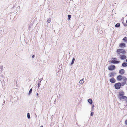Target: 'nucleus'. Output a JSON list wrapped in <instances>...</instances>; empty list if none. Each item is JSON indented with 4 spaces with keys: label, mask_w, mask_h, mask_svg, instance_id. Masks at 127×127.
I'll return each instance as SVG.
<instances>
[{
    "label": "nucleus",
    "mask_w": 127,
    "mask_h": 127,
    "mask_svg": "<svg viewBox=\"0 0 127 127\" xmlns=\"http://www.w3.org/2000/svg\"><path fill=\"white\" fill-rule=\"evenodd\" d=\"M32 88L30 90V91L29 92V95H30L31 94L32 92Z\"/></svg>",
    "instance_id": "obj_18"
},
{
    "label": "nucleus",
    "mask_w": 127,
    "mask_h": 127,
    "mask_svg": "<svg viewBox=\"0 0 127 127\" xmlns=\"http://www.w3.org/2000/svg\"><path fill=\"white\" fill-rule=\"evenodd\" d=\"M122 79L124 82H126L127 80V78L125 77H123Z\"/></svg>",
    "instance_id": "obj_14"
},
{
    "label": "nucleus",
    "mask_w": 127,
    "mask_h": 127,
    "mask_svg": "<svg viewBox=\"0 0 127 127\" xmlns=\"http://www.w3.org/2000/svg\"><path fill=\"white\" fill-rule=\"evenodd\" d=\"M94 114V112H92L91 114V115L92 116H93Z\"/></svg>",
    "instance_id": "obj_24"
},
{
    "label": "nucleus",
    "mask_w": 127,
    "mask_h": 127,
    "mask_svg": "<svg viewBox=\"0 0 127 127\" xmlns=\"http://www.w3.org/2000/svg\"><path fill=\"white\" fill-rule=\"evenodd\" d=\"M84 82V81H83V79H82V80H80L79 81V83L80 84H83V83Z\"/></svg>",
    "instance_id": "obj_17"
},
{
    "label": "nucleus",
    "mask_w": 127,
    "mask_h": 127,
    "mask_svg": "<svg viewBox=\"0 0 127 127\" xmlns=\"http://www.w3.org/2000/svg\"><path fill=\"white\" fill-rule=\"evenodd\" d=\"M121 86V84L119 82L115 83L114 85L115 88V89L118 90L120 89Z\"/></svg>",
    "instance_id": "obj_3"
},
{
    "label": "nucleus",
    "mask_w": 127,
    "mask_h": 127,
    "mask_svg": "<svg viewBox=\"0 0 127 127\" xmlns=\"http://www.w3.org/2000/svg\"><path fill=\"white\" fill-rule=\"evenodd\" d=\"M116 68L115 66L114 65H111L109 66L108 68V69L110 70H113L115 69Z\"/></svg>",
    "instance_id": "obj_4"
},
{
    "label": "nucleus",
    "mask_w": 127,
    "mask_h": 127,
    "mask_svg": "<svg viewBox=\"0 0 127 127\" xmlns=\"http://www.w3.org/2000/svg\"><path fill=\"white\" fill-rule=\"evenodd\" d=\"M126 103L127 104L126 105L127 106V100H126Z\"/></svg>",
    "instance_id": "obj_29"
},
{
    "label": "nucleus",
    "mask_w": 127,
    "mask_h": 127,
    "mask_svg": "<svg viewBox=\"0 0 127 127\" xmlns=\"http://www.w3.org/2000/svg\"><path fill=\"white\" fill-rule=\"evenodd\" d=\"M124 26H127V24H126L124 25Z\"/></svg>",
    "instance_id": "obj_27"
},
{
    "label": "nucleus",
    "mask_w": 127,
    "mask_h": 127,
    "mask_svg": "<svg viewBox=\"0 0 127 127\" xmlns=\"http://www.w3.org/2000/svg\"><path fill=\"white\" fill-rule=\"evenodd\" d=\"M27 117L28 119L30 118V114L29 113H28L27 114Z\"/></svg>",
    "instance_id": "obj_22"
},
{
    "label": "nucleus",
    "mask_w": 127,
    "mask_h": 127,
    "mask_svg": "<svg viewBox=\"0 0 127 127\" xmlns=\"http://www.w3.org/2000/svg\"><path fill=\"white\" fill-rule=\"evenodd\" d=\"M88 102L90 103L91 104H92V100L91 99H89L88 100Z\"/></svg>",
    "instance_id": "obj_15"
},
{
    "label": "nucleus",
    "mask_w": 127,
    "mask_h": 127,
    "mask_svg": "<svg viewBox=\"0 0 127 127\" xmlns=\"http://www.w3.org/2000/svg\"><path fill=\"white\" fill-rule=\"evenodd\" d=\"M112 60L110 61V63L113 64H118L120 62L117 61L116 58H112Z\"/></svg>",
    "instance_id": "obj_2"
},
{
    "label": "nucleus",
    "mask_w": 127,
    "mask_h": 127,
    "mask_svg": "<svg viewBox=\"0 0 127 127\" xmlns=\"http://www.w3.org/2000/svg\"><path fill=\"white\" fill-rule=\"evenodd\" d=\"M68 20H69L70 19V18L71 17V15H68Z\"/></svg>",
    "instance_id": "obj_21"
},
{
    "label": "nucleus",
    "mask_w": 127,
    "mask_h": 127,
    "mask_svg": "<svg viewBox=\"0 0 127 127\" xmlns=\"http://www.w3.org/2000/svg\"><path fill=\"white\" fill-rule=\"evenodd\" d=\"M32 58H34V55H33V56H32Z\"/></svg>",
    "instance_id": "obj_28"
},
{
    "label": "nucleus",
    "mask_w": 127,
    "mask_h": 127,
    "mask_svg": "<svg viewBox=\"0 0 127 127\" xmlns=\"http://www.w3.org/2000/svg\"><path fill=\"white\" fill-rule=\"evenodd\" d=\"M74 61H75V59L74 58H73L72 59V62L71 64V65H72L74 63Z\"/></svg>",
    "instance_id": "obj_16"
},
{
    "label": "nucleus",
    "mask_w": 127,
    "mask_h": 127,
    "mask_svg": "<svg viewBox=\"0 0 127 127\" xmlns=\"http://www.w3.org/2000/svg\"><path fill=\"white\" fill-rule=\"evenodd\" d=\"M122 66L125 67L127 66V63H124L122 64Z\"/></svg>",
    "instance_id": "obj_13"
},
{
    "label": "nucleus",
    "mask_w": 127,
    "mask_h": 127,
    "mask_svg": "<svg viewBox=\"0 0 127 127\" xmlns=\"http://www.w3.org/2000/svg\"><path fill=\"white\" fill-rule=\"evenodd\" d=\"M40 82L39 83H38V88H39V87L40 86Z\"/></svg>",
    "instance_id": "obj_23"
},
{
    "label": "nucleus",
    "mask_w": 127,
    "mask_h": 127,
    "mask_svg": "<svg viewBox=\"0 0 127 127\" xmlns=\"http://www.w3.org/2000/svg\"><path fill=\"white\" fill-rule=\"evenodd\" d=\"M40 127H43V126H41Z\"/></svg>",
    "instance_id": "obj_31"
},
{
    "label": "nucleus",
    "mask_w": 127,
    "mask_h": 127,
    "mask_svg": "<svg viewBox=\"0 0 127 127\" xmlns=\"http://www.w3.org/2000/svg\"><path fill=\"white\" fill-rule=\"evenodd\" d=\"M120 100H121L122 99H125V100H127V97L125 96H123L120 97Z\"/></svg>",
    "instance_id": "obj_9"
},
{
    "label": "nucleus",
    "mask_w": 127,
    "mask_h": 127,
    "mask_svg": "<svg viewBox=\"0 0 127 127\" xmlns=\"http://www.w3.org/2000/svg\"><path fill=\"white\" fill-rule=\"evenodd\" d=\"M94 105H92V108L93 109H94Z\"/></svg>",
    "instance_id": "obj_26"
},
{
    "label": "nucleus",
    "mask_w": 127,
    "mask_h": 127,
    "mask_svg": "<svg viewBox=\"0 0 127 127\" xmlns=\"http://www.w3.org/2000/svg\"><path fill=\"white\" fill-rule=\"evenodd\" d=\"M36 95H37V96H38V93H37L36 94Z\"/></svg>",
    "instance_id": "obj_30"
},
{
    "label": "nucleus",
    "mask_w": 127,
    "mask_h": 127,
    "mask_svg": "<svg viewBox=\"0 0 127 127\" xmlns=\"http://www.w3.org/2000/svg\"><path fill=\"white\" fill-rule=\"evenodd\" d=\"M125 72L124 70V69H121L120 70L119 73L121 74H123Z\"/></svg>",
    "instance_id": "obj_12"
},
{
    "label": "nucleus",
    "mask_w": 127,
    "mask_h": 127,
    "mask_svg": "<svg viewBox=\"0 0 127 127\" xmlns=\"http://www.w3.org/2000/svg\"><path fill=\"white\" fill-rule=\"evenodd\" d=\"M119 46L120 47H126V44L124 43H121L120 44Z\"/></svg>",
    "instance_id": "obj_10"
},
{
    "label": "nucleus",
    "mask_w": 127,
    "mask_h": 127,
    "mask_svg": "<svg viewBox=\"0 0 127 127\" xmlns=\"http://www.w3.org/2000/svg\"><path fill=\"white\" fill-rule=\"evenodd\" d=\"M116 52L118 56L120 55L121 54H124L126 53L125 50L123 49H118L117 50Z\"/></svg>",
    "instance_id": "obj_1"
},
{
    "label": "nucleus",
    "mask_w": 127,
    "mask_h": 127,
    "mask_svg": "<svg viewBox=\"0 0 127 127\" xmlns=\"http://www.w3.org/2000/svg\"><path fill=\"white\" fill-rule=\"evenodd\" d=\"M124 93L123 91H120L119 92V96H123L124 95Z\"/></svg>",
    "instance_id": "obj_11"
},
{
    "label": "nucleus",
    "mask_w": 127,
    "mask_h": 127,
    "mask_svg": "<svg viewBox=\"0 0 127 127\" xmlns=\"http://www.w3.org/2000/svg\"><path fill=\"white\" fill-rule=\"evenodd\" d=\"M126 22V23H127V20Z\"/></svg>",
    "instance_id": "obj_33"
},
{
    "label": "nucleus",
    "mask_w": 127,
    "mask_h": 127,
    "mask_svg": "<svg viewBox=\"0 0 127 127\" xmlns=\"http://www.w3.org/2000/svg\"><path fill=\"white\" fill-rule=\"evenodd\" d=\"M110 81L111 83H114L116 81L114 78L112 77L110 79Z\"/></svg>",
    "instance_id": "obj_5"
},
{
    "label": "nucleus",
    "mask_w": 127,
    "mask_h": 127,
    "mask_svg": "<svg viewBox=\"0 0 127 127\" xmlns=\"http://www.w3.org/2000/svg\"><path fill=\"white\" fill-rule=\"evenodd\" d=\"M115 74V73L114 72H111L109 74V76L110 77H112L114 76Z\"/></svg>",
    "instance_id": "obj_6"
},
{
    "label": "nucleus",
    "mask_w": 127,
    "mask_h": 127,
    "mask_svg": "<svg viewBox=\"0 0 127 127\" xmlns=\"http://www.w3.org/2000/svg\"><path fill=\"white\" fill-rule=\"evenodd\" d=\"M125 124L126 125H127V119L125 121Z\"/></svg>",
    "instance_id": "obj_25"
},
{
    "label": "nucleus",
    "mask_w": 127,
    "mask_h": 127,
    "mask_svg": "<svg viewBox=\"0 0 127 127\" xmlns=\"http://www.w3.org/2000/svg\"><path fill=\"white\" fill-rule=\"evenodd\" d=\"M123 77L121 75H119L117 77V79L118 80L120 81L122 79Z\"/></svg>",
    "instance_id": "obj_7"
},
{
    "label": "nucleus",
    "mask_w": 127,
    "mask_h": 127,
    "mask_svg": "<svg viewBox=\"0 0 127 127\" xmlns=\"http://www.w3.org/2000/svg\"><path fill=\"white\" fill-rule=\"evenodd\" d=\"M126 62H127V59L126 60Z\"/></svg>",
    "instance_id": "obj_32"
},
{
    "label": "nucleus",
    "mask_w": 127,
    "mask_h": 127,
    "mask_svg": "<svg viewBox=\"0 0 127 127\" xmlns=\"http://www.w3.org/2000/svg\"><path fill=\"white\" fill-rule=\"evenodd\" d=\"M120 26L119 23H117L115 25V27H119Z\"/></svg>",
    "instance_id": "obj_19"
},
{
    "label": "nucleus",
    "mask_w": 127,
    "mask_h": 127,
    "mask_svg": "<svg viewBox=\"0 0 127 127\" xmlns=\"http://www.w3.org/2000/svg\"><path fill=\"white\" fill-rule=\"evenodd\" d=\"M51 19L50 18H49L47 20V21L48 23H49L51 22Z\"/></svg>",
    "instance_id": "obj_20"
},
{
    "label": "nucleus",
    "mask_w": 127,
    "mask_h": 127,
    "mask_svg": "<svg viewBox=\"0 0 127 127\" xmlns=\"http://www.w3.org/2000/svg\"><path fill=\"white\" fill-rule=\"evenodd\" d=\"M120 58L121 60H124L126 59V56L124 55H120Z\"/></svg>",
    "instance_id": "obj_8"
}]
</instances>
